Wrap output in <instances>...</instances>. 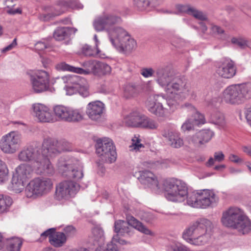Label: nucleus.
<instances>
[{
  "mask_svg": "<svg viewBox=\"0 0 251 251\" xmlns=\"http://www.w3.org/2000/svg\"><path fill=\"white\" fill-rule=\"evenodd\" d=\"M163 185L165 197L168 201L180 202L186 198L187 204L194 208L213 207L219 201L218 197L212 190H202L189 193L186 183L176 178L166 180Z\"/></svg>",
  "mask_w": 251,
  "mask_h": 251,
  "instance_id": "f257e3e1",
  "label": "nucleus"
},
{
  "mask_svg": "<svg viewBox=\"0 0 251 251\" xmlns=\"http://www.w3.org/2000/svg\"><path fill=\"white\" fill-rule=\"evenodd\" d=\"M165 92L174 96L175 100L169 99L167 100V104L171 108H176L179 105L177 100H181L190 96L191 98L195 99L196 94L188 84L187 80L183 76H174L171 82L169 83L165 88Z\"/></svg>",
  "mask_w": 251,
  "mask_h": 251,
  "instance_id": "f03ea898",
  "label": "nucleus"
},
{
  "mask_svg": "<svg viewBox=\"0 0 251 251\" xmlns=\"http://www.w3.org/2000/svg\"><path fill=\"white\" fill-rule=\"evenodd\" d=\"M221 222L224 226L236 229L243 234L251 230V221L238 207H231L224 211Z\"/></svg>",
  "mask_w": 251,
  "mask_h": 251,
  "instance_id": "7ed1b4c3",
  "label": "nucleus"
},
{
  "mask_svg": "<svg viewBox=\"0 0 251 251\" xmlns=\"http://www.w3.org/2000/svg\"><path fill=\"white\" fill-rule=\"evenodd\" d=\"M251 98V89L249 84H239L228 87L223 93L224 100L230 104H240Z\"/></svg>",
  "mask_w": 251,
  "mask_h": 251,
  "instance_id": "20e7f679",
  "label": "nucleus"
},
{
  "mask_svg": "<svg viewBox=\"0 0 251 251\" xmlns=\"http://www.w3.org/2000/svg\"><path fill=\"white\" fill-rule=\"evenodd\" d=\"M29 147L31 163L34 164L35 166L41 170V172L52 175L54 173L53 167L49 159L44 154L40 144L33 142L29 145Z\"/></svg>",
  "mask_w": 251,
  "mask_h": 251,
  "instance_id": "39448f33",
  "label": "nucleus"
},
{
  "mask_svg": "<svg viewBox=\"0 0 251 251\" xmlns=\"http://www.w3.org/2000/svg\"><path fill=\"white\" fill-rule=\"evenodd\" d=\"M58 171L62 176L79 180L83 177V166L77 159H72L66 160L60 158L57 162Z\"/></svg>",
  "mask_w": 251,
  "mask_h": 251,
  "instance_id": "423d86ee",
  "label": "nucleus"
},
{
  "mask_svg": "<svg viewBox=\"0 0 251 251\" xmlns=\"http://www.w3.org/2000/svg\"><path fill=\"white\" fill-rule=\"evenodd\" d=\"M62 79L67 84L65 87L67 95L71 96L78 93L84 98L89 96V84L84 78L72 75L63 76Z\"/></svg>",
  "mask_w": 251,
  "mask_h": 251,
  "instance_id": "0eeeda50",
  "label": "nucleus"
},
{
  "mask_svg": "<svg viewBox=\"0 0 251 251\" xmlns=\"http://www.w3.org/2000/svg\"><path fill=\"white\" fill-rule=\"evenodd\" d=\"M111 36V43L120 51H130L136 47V41L123 28L112 31Z\"/></svg>",
  "mask_w": 251,
  "mask_h": 251,
  "instance_id": "6e6552de",
  "label": "nucleus"
},
{
  "mask_svg": "<svg viewBox=\"0 0 251 251\" xmlns=\"http://www.w3.org/2000/svg\"><path fill=\"white\" fill-rule=\"evenodd\" d=\"M121 19L113 13H104L102 15L98 17L93 22V25L97 31L104 30L108 32L110 40H111V33L115 31L120 27H116L115 25L121 22Z\"/></svg>",
  "mask_w": 251,
  "mask_h": 251,
  "instance_id": "1a4fd4ad",
  "label": "nucleus"
},
{
  "mask_svg": "<svg viewBox=\"0 0 251 251\" xmlns=\"http://www.w3.org/2000/svg\"><path fill=\"white\" fill-rule=\"evenodd\" d=\"M96 153L101 157L102 161L112 163L117 159L115 146L112 140L107 137L99 139L95 145Z\"/></svg>",
  "mask_w": 251,
  "mask_h": 251,
  "instance_id": "9d476101",
  "label": "nucleus"
},
{
  "mask_svg": "<svg viewBox=\"0 0 251 251\" xmlns=\"http://www.w3.org/2000/svg\"><path fill=\"white\" fill-rule=\"evenodd\" d=\"M53 112L56 121L78 123L84 119L83 111L80 109H74L62 105H58L53 107Z\"/></svg>",
  "mask_w": 251,
  "mask_h": 251,
  "instance_id": "9b49d317",
  "label": "nucleus"
},
{
  "mask_svg": "<svg viewBox=\"0 0 251 251\" xmlns=\"http://www.w3.org/2000/svg\"><path fill=\"white\" fill-rule=\"evenodd\" d=\"M52 182L48 178L37 177L31 181L25 190L27 197L42 196L48 193L52 188Z\"/></svg>",
  "mask_w": 251,
  "mask_h": 251,
  "instance_id": "f8f14e48",
  "label": "nucleus"
},
{
  "mask_svg": "<svg viewBox=\"0 0 251 251\" xmlns=\"http://www.w3.org/2000/svg\"><path fill=\"white\" fill-rule=\"evenodd\" d=\"M42 147L44 154L48 158L49 156H55L63 151L71 150V146L68 142L49 137L44 139Z\"/></svg>",
  "mask_w": 251,
  "mask_h": 251,
  "instance_id": "ddd939ff",
  "label": "nucleus"
},
{
  "mask_svg": "<svg viewBox=\"0 0 251 251\" xmlns=\"http://www.w3.org/2000/svg\"><path fill=\"white\" fill-rule=\"evenodd\" d=\"M33 173V170L30 165L26 164L20 165L13 175L11 180L13 188L21 191L25 185L32 177Z\"/></svg>",
  "mask_w": 251,
  "mask_h": 251,
  "instance_id": "4468645a",
  "label": "nucleus"
},
{
  "mask_svg": "<svg viewBox=\"0 0 251 251\" xmlns=\"http://www.w3.org/2000/svg\"><path fill=\"white\" fill-rule=\"evenodd\" d=\"M32 89L36 93L51 91L50 76L48 72L42 70H38L30 75Z\"/></svg>",
  "mask_w": 251,
  "mask_h": 251,
  "instance_id": "2eb2a0df",
  "label": "nucleus"
},
{
  "mask_svg": "<svg viewBox=\"0 0 251 251\" xmlns=\"http://www.w3.org/2000/svg\"><path fill=\"white\" fill-rule=\"evenodd\" d=\"M79 189V185L71 180L63 181L55 187L54 198L58 201L68 200L74 197Z\"/></svg>",
  "mask_w": 251,
  "mask_h": 251,
  "instance_id": "dca6fc26",
  "label": "nucleus"
},
{
  "mask_svg": "<svg viewBox=\"0 0 251 251\" xmlns=\"http://www.w3.org/2000/svg\"><path fill=\"white\" fill-rule=\"evenodd\" d=\"M211 222L207 219L201 218L191 224L183 232L182 237L185 240L192 237L202 234L211 229Z\"/></svg>",
  "mask_w": 251,
  "mask_h": 251,
  "instance_id": "f3484780",
  "label": "nucleus"
},
{
  "mask_svg": "<svg viewBox=\"0 0 251 251\" xmlns=\"http://www.w3.org/2000/svg\"><path fill=\"white\" fill-rule=\"evenodd\" d=\"M21 143V135L11 132L2 137L0 141V149L4 153H13L19 149Z\"/></svg>",
  "mask_w": 251,
  "mask_h": 251,
  "instance_id": "a211bd4d",
  "label": "nucleus"
},
{
  "mask_svg": "<svg viewBox=\"0 0 251 251\" xmlns=\"http://www.w3.org/2000/svg\"><path fill=\"white\" fill-rule=\"evenodd\" d=\"M174 75L175 72L172 64L161 65L155 69V81L160 87L165 88L169 83L171 82Z\"/></svg>",
  "mask_w": 251,
  "mask_h": 251,
  "instance_id": "6ab92c4d",
  "label": "nucleus"
},
{
  "mask_svg": "<svg viewBox=\"0 0 251 251\" xmlns=\"http://www.w3.org/2000/svg\"><path fill=\"white\" fill-rule=\"evenodd\" d=\"M127 225L124 226L119 233V236H129L131 233L132 228L129 227L131 226L141 232L147 235H153V233L141 222L137 220L132 216H128L126 218Z\"/></svg>",
  "mask_w": 251,
  "mask_h": 251,
  "instance_id": "aec40b11",
  "label": "nucleus"
},
{
  "mask_svg": "<svg viewBox=\"0 0 251 251\" xmlns=\"http://www.w3.org/2000/svg\"><path fill=\"white\" fill-rule=\"evenodd\" d=\"M216 73L222 78L228 79L233 77L236 73L234 62L228 58L222 59L218 64Z\"/></svg>",
  "mask_w": 251,
  "mask_h": 251,
  "instance_id": "412c9836",
  "label": "nucleus"
},
{
  "mask_svg": "<svg viewBox=\"0 0 251 251\" xmlns=\"http://www.w3.org/2000/svg\"><path fill=\"white\" fill-rule=\"evenodd\" d=\"M33 111L35 116L41 122L53 123L56 121L51 111L44 104H34L33 105Z\"/></svg>",
  "mask_w": 251,
  "mask_h": 251,
  "instance_id": "4be33fe9",
  "label": "nucleus"
},
{
  "mask_svg": "<svg viewBox=\"0 0 251 251\" xmlns=\"http://www.w3.org/2000/svg\"><path fill=\"white\" fill-rule=\"evenodd\" d=\"M81 66L82 67H75L65 62H62L58 65V67L63 71H68L79 74L88 75L94 69V62L91 60L85 61L81 64Z\"/></svg>",
  "mask_w": 251,
  "mask_h": 251,
  "instance_id": "5701e85b",
  "label": "nucleus"
},
{
  "mask_svg": "<svg viewBox=\"0 0 251 251\" xmlns=\"http://www.w3.org/2000/svg\"><path fill=\"white\" fill-rule=\"evenodd\" d=\"M214 134V132L210 129H203L189 137L188 140L190 144L199 147L209 142Z\"/></svg>",
  "mask_w": 251,
  "mask_h": 251,
  "instance_id": "b1692460",
  "label": "nucleus"
},
{
  "mask_svg": "<svg viewBox=\"0 0 251 251\" xmlns=\"http://www.w3.org/2000/svg\"><path fill=\"white\" fill-rule=\"evenodd\" d=\"M104 110V104L101 101L97 100L89 103L86 107V114L93 121L100 120Z\"/></svg>",
  "mask_w": 251,
  "mask_h": 251,
  "instance_id": "393cba45",
  "label": "nucleus"
},
{
  "mask_svg": "<svg viewBox=\"0 0 251 251\" xmlns=\"http://www.w3.org/2000/svg\"><path fill=\"white\" fill-rule=\"evenodd\" d=\"M159 96L150 97L146 102L149 111L151 113L159 117H165V110L162 103L158 101Z\"/></svg>",
  "mask_w": 251,
  "mask_h": 251,
  "instance_id": "a878e982",
  "label": "nucleus"
},
{
  "mask_svg": "<svg viewBox=\"0 0 251 251\" xmlns=\"http://www.w3.org/2000/svg\"><path fill=\"white\" fill-rule=\"evenodd\" d=\"M162 135L168 140L169 145L173 148L178 149L184 145L183 140L178 132L164 129L162 131Z\"/></svg>",
  "mask_w": 251,
  "mask_h": 251,
  "instance_id": "bb28decb",
  "label": "nucleus"
},
{
  "mask_svg": "<svg viewBox=\"0 0 251 251\" xmlns=\"http://www.w3.org/2000/svg\"><path fill=\"white\" fill-rule=\"evenodd\" d=\"M176 8L179 12L192 16L198 20L201 21L207 20V16L205 13L190 4H177L176 5Z\"/></svg>",
  "mask_w": 251,
  "mask_h": 251,
  "instance_id": "cd10ccee",
  "label": "nucleus"
},
{
  "mask_svg": "<svg viewBox=\"0 0 251 251\" xmlns=\"http://www.w3.org/2000/svg\"><path fill=\"white\" fill-rule=\"evenodd\" d=\"M138 179L143 185L152 189H159L158 181L157 177L151 171L144 170L140 172V176Z\"/></svg>",
  "mask_w": 251,
  "mask_h": 251,
  "instance_id": "c85d7f7f",
  "label": "nucleus"
},
{
  "mask_svg": "<svg viewBox=\"0 0 251 251\" xmlns=\"http://www.w3.org/2000/svg\"><path fill=\"white\" fill-rule=\"evenodd\" d=\"M69 6V3L67 2L62 0H58L56 1L53 6H48L46 9L49 12L48 16L52 17L62 14Z\"/></svg>",
  "mask_w": 251,
  "mask_h": 251,
  "instance_id": "c756f323",
  "label": "nucleus"
},
{
  "mask_svg": "<svg viewBox=\"0 0 251 251\" xmlns=\"http://www.w3.org/2000/svg\"><path fill=\"white\" fill-rule=\"evenodd\" d=\"M76 29L69 27H59L54 31L53 37L56 41H62L68 38L71 33H75Z\"/></svg>",
  "mask_w": 251,
  "mask_h": 251,
  "instance_id": "7c9ffc66",
  "label": "nucleus"
},
{
  "mask_svg": "<svg viewBox=\"0 0 251 251\" xmlns=\"http://www.w3.org/2000/svg\"><path fill=\"white\" fill-rule=\"evenodd\" d=\"M143 115L137 111H133L124 119L126 125L128 126L139 127Z\"/></svg>",
  "mask_w": 251,
  "mask_h": 251,
  "instance_id": "2f4dec72",
  "label": "nucleus"
},
{
  "mask_svg": "<svg viewBox=\"0 0 251 251\" xmlns=\"http://www.w3.org/2000/svg\"><path fill=\"white\" fill-rule=\"evenodd\" d=\"M194 122H196V124H204L203 115L199 112H196L194 119H188L181 126V130L184 132L192 130L194 127Z\"/></svg>",
  "mask_w": 251,
  "mask_h": 251,
  "instance_id": "473e14b6",
  "label": "nucleus"
},
{
  "mask_svg": "<svg viewBox=\"0 0 251 251\" xmlns=\"http://www.w3.org/2000/svg\"><path fill=\"white\" fill-rule=\"evenodd\" d=\"M134 5L140 11L149 10L159 4V0H133Z\"/></svg>",
  "mask_w": 251,
  "mask_h": 251,
  "instance_id": "72a5a7b5",
  "label": "nucleus"
},
{
  "mask_svg": "<svg viewBox=\"0 0 251 251\" xmlns=\"http://www.w3.org/2000/svg\"><path fill=\"white\" fill-rule=\"evenodd\" d=\"M210 238V234L206 232L202 234H199L197 236L192 237L190 238L185 239L188 243L196 245L201 246L207 243Z\"/></svg>",
  "mask_w": 251,
  "mask_h": 251,
  "instance_id": "f704fd0d",
  "label": "nucleus"
},
{
  "mask_svg": "<svg viewBox=\"0 0 251 251\" xmlns=\"http://www.w3.org/2000/svg\"><path fill=\"white\" fill-rule=\"evenodd\" d=\"M67 238L65 234L61 232H54L52 236L50 237V244L56 248H59L66 242Z\"/></svg>",
  "mask_w": 251,
  "mask_h": 251,
  "instance_id": "c9c22d12",
  "label": "nucleus"
},
{
  "mask_svg": "<svg viewBox=\"0 0 251 251\" xmlns=\"http://www.w3.org/2000/svg\"><path fill=\"white\" fill-rule=\"evenodd\" d=\"M22 244L21 238L13 237L7 240L4 251H20Z\"/></svg>",
  "mask_w": 251,
  "mask_h": 251,
  "instance_id": "e433bc0d",
  "label": "nucleus"
},
{
  "mask_svg": "<svg viewBox=\"0 0 251 251\" xmlns=\"http://www.w3.org/2000/svg\"><path fill=\"white\" fill-rule=\"evenodd\" d=\"M208 120L211 123L221 126H224L225 123L224 115L218 111L211 112L209 115Z\"/></svg>",
  "mask_w": 251,
  "mask_h": 251,
  "instance_id": "4c0bfd02",
  "label": "nucleus"
},
{
  "mask_svg": "<svg viewBox=\"0 0 251 251\" xmlns=\"http://www.w3.org/2000/svg\"><path fill=\"white\" fill-rule=\"evenodd\" d=\"M12 202V200L10 197L0 195V213L6 212Z\"/></svg>",
  "mask_w": 251,
  "mask_h": 251,
  "instance_id": "58836bf2",
  "label": "nucleus"
},
{
  "mask_svg": "<svg viewBox=\"0 0 251 251\" xmlns=\"http://www.w3.org/2000/svg\"><path fill=\"white\" fill-rule=\"evenodd\" d=\"M158 124L153 120L143 115L139 127L150 129H156L158 127Z\"/></svg>",
  "mask_w": 251,
  "mask_h": 251,
  "instance_id": "ea45409f",
  "label": "nucleus"
},
{
  "mask_svg": "<svg viewBox=\"0 0 251 251\" xmlns=\"http://www.w3.org/2000/svg\"><path fill=\"white\" fill-rule=\"evenodd\" d=\"M138 93V90L135 85L128 84L124 87V97L126 99L135 97Z\"/></svg>",
  "mask_w": 251,
  "mask_h": 251,
  "instance_id": "a19ab883",
  "label": "nucleus"
},
{
  "mask_svg": "<svg viewBox=\"0 0 251 251\" xmlns=\"http://www.w3.org/2000/svg\"><path fill=\"white\" fill-rule=\"evenodd\" d=\"M30 151L29 145L25 147L19 152L18 159L23 162H31Z\"/></svg>",
  "mask_w": 251,
  "mask_h": 251,
  "instance_id": "79ce46f5",
  "label": "nucleus"
},
{
  "mask_svg": "<svg viewBox=\"0 0 251 251\" xmlns=\"http://www.w3.org/2000/svg\"><path fill=\"white\" fill-rule=\"evenodd\" d=\"M94 240L99 243V246L103 243L104 240L103 231L102 229L95 227L92 229Z\"/></svg>",
  "mask_w": 251,
  "mask_h": 251,
  "instance_id": "37998d69",
  "label": "nucleus"
},
{
  "mask_svg": "<svg viewBox=\"0 0 251 251\" xmlns=\"http://www.w3.org/2000/svg\"><path fill=\"white\" fill-rule=\"evenodd\" d=\"M127 225V222L122 220L116 221L114 224V231L117 233L116 235L113 236L112 238L113 241H119V233L121 229L124 227L123 226Z\"/></svg>",
  "mask_w": 251,
  "mask_h": 251,
  "instance_id": "c03bdc74",
  "label": "nucleus"
},
{
  "mask_svg": "<svg viewBox=\"0 0 251 251\" xmlns=\"http://www.w3.org/2000/svg\"><path fill=\"white\" fill-rule=\"evenodd\" d=\"M8 170L5 163L0 160V183L8 180Z\"/></svg>",
  "mask_w": 251,
  "mask_h": 251,
  "instance_id": "a18cd8bd",
  "label": "nucleus"
},
{
  "mask_svg": "<svg viewBox=\"0 0 251 251\" xmlns=\"http://www.w3.org/2000/svg\"><path fill=\"white\" fill-rule=\"evenodd\" d=\"M224 158L225 155L222 151L216 152L214 153V158L210 157L207 162V165L208 166H211L214 164L215 161L220 162L222 161Z\"/></svg>",
  "mask_w": 251,
  "mask_h": 251,
  "instance_id": "49530a36",
  "label": "nucleus"
},
{
  "mask_svg": "<svg viewBox=\"0 0 251 251\" xmlns=\"http://www.w3.org/2000/svg\"><path fill=\"white\" fill-rule=\"evenodd\" d=\"M95 251H119L117 245L111 242L106 246H99Z\"/></svg>",
  "mask_w": 251,
  "mask_h": 251,
  "instance_id": "de8ad7c7",
  "label": "nucleus"
},
{
  "mask_svg": "<svg viewBox=\"0 0 251 251\" xmlns=\"http://www.w3.org/2000/svg\"><path fill=\"white\" fill-rule=\"evenodd\" d=\"M81 52L83 54L86 56H94L96 55H99L97 53V51H95L92 48V47L88 45H85L81 49Z\"/></svg>",
  "mask_w": 251,
  "mask_h": 251,
  "instance_id": "09e8293b",
  "label": "nucleus"
},
{
  "mask_svg": "<svg viewBox=\"0 0 251 251\" xmlns=\"http://www.w3.org/2000/svg\"><path fill=\"white\" fill-rule=\"evenodd\" d=\"M140 73L144 77L148 78L155 75V70L151 67L143 68L141 70Z\"/></svg>",
  "mask_w": 251,
  "mask_h": 251,
  "instance_id": "8fccbe9b",
  "label": "nucleus"
},
{
  "mask_svg": "<svg viewBox=\"0 0 251 251\" xmlns=\"http://www.w3.org/2000/svg\"><path fill=\"white\" fill-rule=\"evenodd\" d=\"M231 43L241 49H244L246 47H248V43L247 44V41L241 38H232Z\"/></svg>",
  "mask_w": 251,
  "mask_h": 251,
  "instance_id": "3c124183",
  "label": "nucleus"
},
{
  "mask_svg": "<svg viewBox=\"0 0 251 251\" xmlns=\"http://www.w3.org/2000/svg\"><path fill=\"white\" fill-rule=\"evenodd\" d=\"M141 139L136 136L132 139V146L133 147L134 149L135 150H139L141 148H144L143 144L140 143Z\"/></svg>",
  "mask_w": 251,
  "mask_h": 251,
  "instance_id": "603ef678",
  "label": "nucleus"
},
{
  "mask_svg": "<svg viewBox=\"0 0 251 251\" xmlns=\"http://www.w3.org/2000/svg\"><path fill=\"white\" fill-rule=\"evenodd\" d=\"M55 228H51L47 229L42 233H41L40 235V240L41 241H42L46 239L47 237H49V240L50 239V237L51 236H52L53 234L54 233V232L55 231Z\"/></svg>",
  "mask_w": 251,
  "mask_h": 251,
  "instance_id": "864d4df0",
  "label": "nucleus"
},
{
  "mask_svg": "<svg viewBox=\"0 0 251 251\" xmlns=\"http://www.w3.org/2000/svg\"><path fill=\"white\" fill-rule=\"evenodd\" d=\"M140 218L141 219L149 223L151 222L153 217L152 214H151L150 213L147 212H142L140 214Z\"/></svg>",
  "mask_w": 251,
  "mask_h": 251,
  "instance_id": "5fc2aeb1",
  "label": "nucleus"
},
{
  "mask_svg": "<svg viewBox=\"0 0 251 251\" xmlns=\"http://www.w3.org/2000/svg\"><path fill=\"white\" fill-rule=\"evenodd\" d=\"M99 67L104 74H109L111 72V67L106 63H100Z\"/></svg>",
  "mask_w": 251,
  "mask_h": 251,
  "instance_id": "6e6d98bb",
  "label": "nucleus"
},
{
  "mask_svg": "<svg viewBox=\"0 0 251 251\" xmlns=\"http://www.w3.org/2000/svg\"><path fill=\"white\" fill-rule=\"evenodd\" d=\"M211 29L213 33L222 35L225 33L224 30L222 27L216 25H212Z\"/></svg>",
  "mask_w": 251,
  "mask_h": 251,
  "instance_id": "4d7b16f0",
  "label": "nucleus"
},
{
  "mask_svg": "<svg viewBox=\"0 0 251 251\" xmlns=\"http://www.w3.org/2000/svg\"><path fill=\"white\" fill-rule=\"evenodd\" d=\"M64 231L68 235H72L75 233V228L72 226H68L64 228Z\"/></svg>",
  "mask_w": 251,
  "mask_h": 251,
  "instance_id": "13d9d810",
  "label": "nucleus"
},
{
  "mask_svg": "<svg viewBox=\"0 0 251 251\" xmlns=\"http://www.w3.org/2000/svg\"><path fill=\"white\" fill-rule=\"evenodd\" d=\"M17 39L15 38L13 42L6 47L3 48L2 50V52H5L6 51L11 50L13 48H14L17 45Z\"/></svg>",
  "mask_w": 251,
  "mask_h": 251,
  "instance_id": "bf43d9fd",
  "label": "nucleus"
},
{
  "mask_svg": "<svg viewBox=\"0 0 251 251\" xmlns=\"http://www.w3.org/2000/svg\"><path fill=\"white\" fill-rule=\"evenodd\" d=\"M17 39L15 38L13 42L6 47L3 48L2 50V52H5L6 51L11 50L13 48H14L17 45Z\"/></svg>",
  "mask_w": 251,
  "mask_h": 251,
  "instance_id": "052dcab7",
  "label": "nucleus"
},
{
  "mask_svg": "<svg viewBox=\"0 0 251 251\" xmlns=\"http://www.w3.org/2000/svg\"><path fill=\"white\" fill-rule=\"evenodd\" d=\"M35 49L38 50H44L47 48V45L42 42H37L35 46Z\"/></svg>",
  "mask_w": 251,
  "mask_h": 251,
  "instance_id": "680f3d73",
  "label": "nucleus"
},
{
  "mask_svg": "<svg viewBox=\"0 0 251 251\" xmlns=\"http://www.w3.org/2000/svg\"><path fill=\"white\" fill-rule=\"evenodd\" d=\"M229 158L231 161L234 163H239L243 162L242 158L234 154H231Z\"/></svg>",
  "mask_w": 251,
  "mask_h": 251,
  "instance_id": "e2e57ef3",
  "label": "nucleus"
},
{
  "mask_svg": "<svg viewBox=\"0 0 251 251\" xmlns=\"http://www.w3.org/2000/svg\"><path fill=\"white\" fill-rule=\"evenodd\" d=\"M245 114L246 119L249 124L251 126V107L247 109Z\"/></svg>",
  "mask_w": 251,
  "mask_h": 251,
  "instance_id": "0e129e2a",
  "label": "nucleus"
},
{
  "mask_svg": "<svg viewBox=\"0 0 251 251\" xmlns=\"http://www.w3.org/2000/svg\"><path fill=\"white\" fill-rule=\"evenodd\" d=\"M182 107L187 108L188 109L190 110V111L195 112V114L196 112H198L196 111V109H195V107L192 105L191 103H185L184 105L182 106Z\"/></svg>",
  "mask_w": 251,
  "mask_h": 251,
  "instance_id": "69168bd1",
  "label": "nucleus"
},
{
  "mask_svg": "<svg viewBox=\"0 0 251 251\" xmlns=\"http://www.w3.org/2000/svg\"><path fill=\"white\" fill-rule=\"evenodd\" d=\"M22 12L21 10H20L19 8H17L16 9H10L8 11V13L10 14H15L17 13H21Z\"/></svg>",
  "mask_w": 251,
  "mask_h": 251,
  "instance_id": "338daca9",
  "label": "nucleus"
},
{
  "mask_svg": "<svg viewBox=\"0 0 251 251\" xmlns=\"http://www.w3.org/2000/svg\"><path fill=\"white\" fill-rule=\"evenodd\" d=\"M200 25L201 26V30L203 33H205L206 31L207 30V27L206 26L205 24L203 22H200Z\"/></svg>",
  "mask_w": 251,
  "mask_h": 251,
  "instance_id": "774afa93",
  "label": "nucleus"
}]
</instances>
